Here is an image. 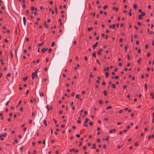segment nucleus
<instances>
[{"instance_id": "obj_61", "label": "nucleus", "mask_w": 154, "mask_h": 154, "mask_svg": "<svg viewBox=\"0 0 154 154\" xmlns=\"http://www.w3.org/2000/svg\"><path fill=\"white\" fill-rule=\"evenodd\" d=\"M5 42H8V40L7 39H5Z\"/></svg>"}, {"instance_id": "obj_51", "label": "nucleus", "mask_w": 154, "mask_h": 154, "mask_svg": "<svg viewBox=\"0 0 154 154\" xmlns=\"http://www.w3.org/2000/svg\"><path fill=\"white\" fill-rule=\"evenodd\" d=\"M79 94L76 95V98H79Z\"/></svg>"}, {"instance_id": "obj_44", "label": "nucleus", "mask_w": 154, "mask_h": 154, "mask_svg": "<svg viewBox=\"0 0 154 154\" xmlns=\"http://www.w3.org/2000/svg\"><path fill=\"white\" fill-rule=\"evenodd\" d=\"M23 110V108L22 107H21L20 108V110L21 111H22Z\"/></svg>"}, {"instance_id": "obj_20", "label": "nucleus", "mask_w": 154, "mask_h": 154, "mask_svg": "<svg viewBox=\"0 0 154 154\" xmlns=\"http://www.w3.org/2000/svg\"><path fill=\"white\" fill-rule=\"evenodd\" d=\"M112 87L113 88H116V85L114 84H112Z\"/></svg>"}, {"instance_id": "obj_22", "label": "nucleus", "mask_w": 154, "mask_h": 154, "mask_svg": "<svg viewBox=\"0 0 154 154\" xmlns=\"http://www.w3.org/2000/svg\"><path fill=\"white\" fill-rule=\"evenodd\" d=\"M111 108H112L111 106H108V107H107V108H106V109L107 110L109 109H110Z\"/></svg>"}, {"instance_id": "obj_49", "label": "nucleus", "mask_w": 154, "mask_h": 154, "mask_svg": "<svg viewBox=\"0 0 154 154\" xmlns=\"http://www.w3.org/2000/svg\"><path fill=\"white\" fill-rule=\"evenodd\" d=\"M29 91L28 90H27L26 91V94H29Z\"/></svg>"}, {"instance_id": "obj_34", "label": "nucleus", "mask_w": 154, "mask_h": 154, "mask_svg": "<svg viewBox=\"0 0 154 154\" xmlns=\"http://www.w3.org/2000/svg\"><path fill=\"white\" fill-rule=\"evenodd\" d=\"M23 146H21L20 148V150L21 151H22V150H23Z\"/></svg>"}, {"instance_id": "obj_50", "label": "nucleus", "mask_w": 154, "mask_h": 154, "mask_svg": "<svg viewBox=\"0 0 154 154\" xmlns=\"http://www.w3.org/2000/svg\"><path fill=\"white\" fill-rule=\"evenodd\" d=\"M89 124L90 125H93V122H89Z\"/></svg>"}, {"instance_id": "obj_19", "label": "nucleus", "mask_w": 154, "mask_h": 154, "mask_svg": "<svg viewBox=\"0 0 154 154\" xmlns=\"http://www.w3.org/2000/svg\"><path fill=\"white\" fill-rule=\"evenodd\" d=\"M145 88L146 90H147V86L146 84H145Z\"/></svg>"}, {"instance_id": "obj_31", "label": "nucleus", "mask_w": 154, "mask_h": 154, "mask_svg": "<svg viewBox=\"0 0 154 154\" xmlns=\"http://www.w3.org/2000/svg\"><path fill=\"white\" fill-rule=\"evenodd\" d=\"M107 8V6L106 5H105L103 7V8L104 9H106V8Z\"/></svg>"}, {"instance_id": "obj_39", "label": "nucleus", "mask_w": 154, "mask_h": 154, "mask_svg": "<svg viewBox=\"0 0 154 154\" xmlns=\"http://www.w3.org/2000/svg\"><path fill=\"white\" fill-rule=\"evenodd\" d=\"M127 57H128V60H130V57L129 55L128 54H127Z\"/></svg>"}, {"instance_id": "obj_6", "label": "nucleus", "mask_w": 154, "mask_h": 154, "mask_svg": "<svg viewBox=\"0 0 154 154\" xmlns=\"http://www.w3.org/2000/svg\"><path fill=\"white\" fill-rule=\"evenodd\" d=\"M115 27V24H113L112 26L111 25H110V26H109V28H114Z\"/></svg>"}, {"instance_id": "obj_63", "label": "nucleus", "mask_w": 154, "mask_h": 154, "mask_svg": "<svg viewBox=\"0 0 154 154\" xmlns=\"http://www.w3.org/2000/svg\"><path fill=\"white\" fill-rule=\"evenodd\" d=\"M118 78H119V77L117 76H116L115 77V78L116 79H118Z\"/></svg>"}, {"instance_id": "obj_28", "label": "nucleus", "mask_w": 154, "mask_h": 154, "mask_svg": "<svg viewBox=\"0 0 154 154\" xmlns=\"http://www.w3.org/2000/svg\"><path fill=\"white\" fill-rule=\"evenodd\" d=\"M93 29V27H91L90 28H88V30L89 31H90L91 30V29Z\"/></svg>"}, {"instance_id": "obj_11", "label": "nucleus", "mask_w": 154, "mask_h": 154, "mask_svg": "<svg viewBox=\"0 0 154 154\" xmlns=\"http://www.w3.org/2000/svg\"><path fill=\"white\" fill-rule=\"evenodd\" d=\"M43 123L45 125V126H47V122L46 120H44V121H43Z\"/></svg>"}, {"instance_id": "obj_29", "label": "nucleus", "mask_w": 154, "mask_h": 154, "mask_svg": "<svg viewBox=\"0 0 154 154\" xmlns=\"http://www.w3.org/2000/svg\"><path fill=\"white\" fill-rule=\"evenodd\" d=\"M92 55L94 56V57H96V53L95 52H94L93 54H92Z\"/></svg>"}, {"instance_id": "obj_46", "label": "nucleus", "mask_w": 154, "mask_h": 154, "mask_svg": "<svg viewBox=\"0 0 154 154\" xmlns=\"http://www.w3.org/2000/svg\"><path fill=\"white\" fill-rule=\"evenodd\" d=\"M135 145L136 146H137L138 145V143L137 142H136L135 143Z\"/></svg>"}, {"instance_id": "obj_35", "label": "nucleus", "mask_w": 154, "mask_h": 154, "mask_svg": "<svg viewBox=\"0 0 154 154\" xmlns=\"http://www.w3.org/2000/svg\"><path fill=\"white\" fill-rule=\"evenodd\" d=\"M0 61L1 62H2V64L3 65V64H4V63H4V62L2 61V59H1V60H0Z\"/></svg>"}, {"instance_id": "obj_24", "label": "nucleus", "mask_w": 154, "mask_h": 154, "mask_svg": "<svg viewBox=\"0 0 154 154\" xmlns=\"http://www.w3.org/2000/svg\"><path fill=\"white\" fill-rule=\"evenodd\" d=\"M75 149L74 148H73V149H70V151L71 152H75Z\"/></svg>"}, {"instance_id": "obj_59", "label": "nucleus", "mask_w": 154, "mask_h": 154, "mask_svg": "<svg viewBox=\"0 0 154 154\" xmlns=\"http://www.w3.org/2000/svg\"><path fill=\"white\" fill-rule=\"evenodd\" d=\"M47 109H48V111H49V107H48V105H47Z\"/></svg>"}, {"instance_id": "obj_17", "label": "nucleus", "mask_w": 154, "mask_h": 154, "mask_svg": "<svg viewBox=\"0 0 154 154\" xmlns=\"http://www.w3.org/2000/svg\"><path fill=\"white\" fill-rule=\"evenodd\" d=\"M152 117H153V119H152V122L153 123H154V112L153 113V114H152Z\"/></svg>"}, {"instance_id": "obj_30", "label": "nucleus", "mask_w": 154, "mask_h": 154, "mask_svg": "<svg viewBox=\"0 0 154 154\" xmlns=\"http://www.w3.org/2000/svg\"><path fill=\"white\" fill-rule=\"evenodd\" d=\"M6 134H7L6 133H5V134H2V137H5L6 136Z\"/></svg>"}, {"instance_id": "obj_42", "label": "nucleus", "mask_w": 154, "mask_h": 154, "mask_svg": "<svg viewBox=\"0 0 154 154\" xmlns=\"http://www.w3.org/2000/svg\"><path fill=\"white\" fill-rule=\"evenodd\" d=\"M145 15V13L144 12H142V16H144Z\"/></svg>"}, {"instance_id": "obj_47", "label": "nucleus", "mask_w": 154, "mask_h": 154, "mask_svg": "<svg viewBox=\"0 0 154 154\" xmlns=\"http://www.w3.org/2000/svg\"><path fill=\"white\" fill-rule=\"evenodd\" d=\"M125 50L126 52L127 51V46H126V47H125Z\"/></svg>"}, {"instance_id": "obj_16", "label": "nucleus", "mask_w": 154, "mask_h": 154, "mask_svg": "<svg viewBox=\"0 0 154 154\" xmlns=\"http://www.w3.org/2000/svg\"><path fill=\"white\" fill-rule=\"evenodd\" d=\"M39 95L41 97H44V94L42 93H40V92H39Z\"/></svg>"}, {"instance_id": "obj_60", "label": "nucleus", "mask_w": 154, "mask_h": 154, "mask_svg": "<svg viewBox=\"0 0 154 154\" xmlns=\"http://www.w3.org/2000/svg\"><path fill=\"white\" fill-rule=\"evenodd\" d=\"M101 36L103 37H104L105 36V34L104 33H102L101 34Z\"/></svg>"}, {"instance_id": "obj_41", "label": "nucleus", "mask_w": 154, "mask_h": 154, "mask_svg": "<svg viewBox=\"0 0 154 154\" xmlns=\"http://www.w3.org/2000/svg\"><path fill=\"white\" fill-rule=\"evenodd\" d=\"M106 140L107 141H108L109 140V137L108 136L106 137Z\"/></svg>"}, {"instance_id": "obj_1", "label": "nucleus", "mask_w": 154, "mask_h": 154, "mask_svg": "<svg viewBox=\"0 0 154 154\" xmlns=\"http://www.w3.org/2000/svg\"><path fill=\"white\" fill-rule=\"evenodd\" d=\"M35 75H36V73H35V72H33L32 73V79H33L36 76Z\"/></svg>"}, {"instance_id": "obj_33", "label": "nucleus", "mask_w": 154, "mask_h": 154, "mask_svg": "<svg viewBox=\"0 0 154 154\" xmlns=\"http://www.w3.org/2000/svg\"><path fill=\"white\" fill-rule=\"evenodd\" d=\"M32 116L33 117H34L35 116V112H32Z\"/></svg>"}, {"instance_id": "obj_52", "label": "nucleus", "mask_w": 154, "mask_h": 154, "mask_svg": "<svg viewBox=\"0 0 154 154\" xmlns=\"http://www.w3.org/2000/svg\"><path fill=\"white\" fill-rule=\"evenodd\" d=\"M151 136L150 135H149L148 137V139H149V140H150L151 138Z\"/></svg>"}, {"instance_id": "obj_21", "label": "nucleus", "mask_w": 154, "mask_h": 154, "mask_svg": "<svg viewBox=\"0 0 154 154\" xmlns=\"http://www.w3.org/2000/svg\"><path fill=\"white\" fill-rule=\"evenodd\" d=\"M2 134H0V138L1 139V140H3V138L2 137Z\"/></svg>"}, {"instance_id": "obj_13", "label": "nucleus", "mask_w": 154, "mask_h": 154, "mask_svg": "<svg viewBox=\"0 0 154 154\" xmlns=\"http://www.w3.org/2000/svg\"><path fill=\"white\" fill-rule=\"evenodd\" d=\"M105 76L106 77H108L109 76V73L108 72H106L105 73Z\"/></svg>"}, {"instance_id": "obj_38", "label": "nucleus", "mask_w": 154, "mask_h": 154, "mask_svg": "<svg viewBox=\"0 0 154 154\" xmlns=\"http://www.w3.org/2000/svg\"><path fill=\"white\" fill-rule=\"evenodd\" d=\"M141 60V58H139V60H137V62L138 63H140V61Z\"/></svg>"}, {"instance_id": "obj_55", "label": "nucleus", "mask_w": 154, "mask_h": 154, "mask_svg": "<svg viewBox=\"0 0 154 154\" xmlns=\"http://www.w3.org/2000/svg\"><path fill=\"white\" fill-rule=\"evenodd\" d=\"M102 84L103 85H106V83L104 82H103L102 83Z\"/></svg>"}, {"instance_id": "obj_36", "label": "nucleus", "mask_w": 154, "mask_h": 154, "mask_svg": "<svg viewBox=\"0 0 154 154\" xmlns=\"http://www.w3.org/2000/svg\"><path fill=\"white\" fill-rule=\"evenodd\" d=\"M52 50V49L51 48H49V49L48 53H50V52H51V51Z\"/></svg>"}, {"instance_id": "obj_53", "label": "nucleus", "mask_w": 154, "mask_h": 154, "mask_svg": "<svg viewBox=\"0 0 154 154\" xmlns=\"http://www.w3.org/2000/svg\"><path fill=\"white\" fill-rule=\"evenodd\" d=\"M75 95V93L74 92H73V93H72V94H71V95L72 96H73Z\"/></svg>"}, {"instance_id": "obj_26", "label": "nucleus", "mask_w": 154, "mask_h": 154, "mask_svg": "<svg viewBox=\"0 0 154 154\" xmlns=\"http://www.w3.org/2000/svg\"><path fill=\"white\" fill-rule=\"evenodd\" d=\"M83 126L86 127H87L88 126V125L86 123H85L83 125Z\"/></svg>"}, {"instance_id": "obj_23", "label": "nucleus", "mask_w": 154, "mask_h": 154, "mask_svg": "<svg viewBox=\"0 0 154 154\" xmlns=\"http://www.w3.org/2000/svg\"><path fill=\"white\" fill-rule=\"evenodd\" d=\"M55 43L54 42H52L51 44V46L52 47H54V46Z\"/></svg>"}, {"instance_id": "obj_45", "label": "nucleus", "mask_w": 154, "mask_h": 154, "mask_svg": "<svg viewBox=\"0 0 154 154\" xmlns=\"http://www.w3.org/2000/svg\"><path fill=\"white\" fill-rule=\"evenodd\" d=\"M31 9L32 10H33L34 9V8L33 6H32L31 7Z\"/></svg>"}, {"instance_id": "obj_27", "label": "nucleus", "mask_w": 154, "mask_h": 154, "mask_svg": "<svg viewBox=\"0 0 154 154\" xmlns=\"http://www.w3.org/2000/svg\"><path fill=\"white\" fill-rule=\"evenodd\" d=\"M21 102H22V101L21 100H20L19 101L18 104V105L17 106V107H18L19 105L21 103Z\"/></svg>"}, {"instance_id": "obj_4", "label": "nucleus", "mask_w": 154, "mask_h": 154, "mask_svg": "<svg viewBox=\"0 0 154 154\" xmlns=\"http://www.w3.org/2000/svg\"><path fill=\"white\" fill-rule=\"evenodd\" d=\"M48 48H43L42 50V53H44L45 51H47L48 50Z\"/></svg>"}, {"instance_id": "obj_37", "label": "nucleus", "mask_w": 154, "mask_h": 154, "mask_svg": "<svg viewBox=\"0 0 154 154\" xmlns=\"http://www.w3.org/2000/svg\"><path fill=\"white\" fill-rule=\"evenodd\" d=\"M99 102L100 104H102V101L101 100H99Z\"/></svg>"}, {"instance_id": "obj_8", "label": "nucleus", "mask_w": 154, "mask_h": 154, "mask_svg": "<svg viewBox=\"0 0 154 154\" xmlns=\"http://www.w3.org/2000/svg\"><path fill=\"white\" fill-rule=\"evenodd\" d=\"M44 26L45 27H46L47 28H48V26L46 24V21H45V23L44 24Z\"/></svg>"}, {"instance_id": "obj_62", "label": "nucleus", "mask_w": 154, "mask_h": 154, "mask_svg": "<svg viewBox=\"0 0 154 154\" xmlns=\"http://www.w3.org/2000/svg\"><path fill=\"white\" fill-rule=\"evenodd\" d=\"M76 41H74L73 42V44L75 45H76Z\"/></svg>"}, {"instance_id": "obj_10", "label": "nucleus", "mask_w": 154, "mask_h": 154, "mask_svg": "<svg viewBox=\"0 0 154 154\" xmlns=\"http://www.w3.org/2000/svg\"><path fill=\"white\" fill-rule=\"evenodd\" d=\"M133 7L134 9H135L137 7V5L136 4H134L133 5Z\"/></svg>"}, {"instance_id": "obj_15", "label": "nucleus", "mask_w": 154, "mask_h": 154, "mask_svg": "<svg viewBox=\"0 0 154 154\" xmlns=\"http://www.w3.org/2000/svg\"><path fill=\"white\" fill-rule=\"evenodd\" d=\"M141 16H142L141 15H139L138 18L139 20H141L142 19V18Z\"/></svg>"}, {"instance_id": "obj_12", "label": "nucleus", "mask_w": 154, "mask_h": 154, "mask_svg": "<svg viewBox=\"0 0 154 154\" xmlns=\"http://www.w3.org/2000/svg\"><path fill=\"white\" fill-rule=\"evenodd\" d=\"M131 9H130V11L129 12V15L130 16H131V14H132V13H131Z\"/></svg>"}, {"instance_id": "obj_32", "label": "nucleus", "mask_w": 154, "mask_h": 154, "mask_svg": "<svg viewBox=\"0 0 154 154\" xmlns=\"http://www.w3.org/2000/svg\"><path fill=\"white\" fill-rule=\"evenodd\" d=\"M76 136L77 137H80V135L79 134H76Z\"/></svg>"}, {"instance_id": "obj_56", "label": "nucleus", "mask_w": 154, "mask_h": 154, "mask_svg": "<svg viewBox=\"0 0 154 154\" xmlns=\"http://www.w3.org/2000/svg\"><path fill=\"white\" fill-rule=\"evenodd\" d=\"M122 38H120L119 40V42H122Z\"/></svg>"}, {"instance_id": "obj_57", "label": "nucleus", "mask_w": 154, "mask_h": 154, "mask_svg": "<svg viewBox=\"0 0 154 154\" xmlns=\"http://www.w3.org/2000/svg\"><path fill=\"white\" fill-rule=\"evenodd\" d=\"M29 124H32V121L31 119H30L29 121Z\"/></svg>"}, {"instance_id": "obj_25", "label": "nucleus", "mask_w": 154, "mask_h": 154, "mask_svg": "<svg viewBox=\"0 0 154 154\" xmlns=\"http://www.w3.org/2000/svg\"><path fill=\"white\" fill-rule=\"evenodd\" d=\"M103 94H104V95H107V92H106V91H103Z\"/></svg>"}, {"instance_id": "obj_48", "label": "nucleus", "mask_w": 154, "mask_h": 154, "mask_svg": "<svg viewBox=\"0 0 154 154\" xmlns=\"http://www.w3.org/2000/svg\"><path fill=\"white\" fill-rule=\"evenodd\" d=\"M97 141L98 142V143H100V139H97Z\"/></svg>"}, {"instance_id": "obj_43", "label": "nucleus", "mask_w": 154, "mask_h": 154, "mask_svg": "<svg viewBox=\"0 0 154 154\" xmlns=\"http://www.w3.org/2000/svg\"><path fill=\"white\" fill-rule=\"evenodd\" d=\"M97 53L98 55H100L101 54V52L99 51H98Z\"/></svg>"}, {"instance_id": "obj_2", "label": "nucleus", "mask_w": 154, "mask_h": 154, "mask_svg": "<svg viewBox=\"0 0 154 154\" xmlns=\"http://www.w3.org/2000/svg\"><path fill=\"white\" fill-rule=\"evenodd\" d=\"M98 44V42H97L94 45H92L93 48L94 49H95L96 47L97 46V45Z\"/></svg>"}, {"instance_id": "obj_18", "label": "nucleus", "mask_w": 154, "mask_h": 154, "mask_svg": "<svg viewBox=\"0 0 154 154\" xmlns=\"http://www.w3.org/2000/svg\"><path fill=\"white\" fill-rule=\"evenodd\" d=\"M28 79V77L27 76L25 78H23V81H25L26 80H27Z\"/></svg>"}, {"instance_id": "obj_64", "label": "nucleus", "mask_w": 154, "mask_h": 154, "mask_svg": "<svg viewBox=\"0 0 154 154\" xmlns=\"http://www.w3.org/2000/svg\"><path fill=\"white\" fill-rule=\"evenodd\" d=\"M152 45H153L154 46V40H153L152 41Z\"/></svg>"}, {"instance_id": "obj_14", "label": "nucleus", "mask_w": 154, "mask_h": 154, "mask_svg": "<svg viewBox=\"0 0 154 154\" xmlns=\"http://www.w3.org/2000/svg\"><path fill=\"white\" fill-rule=\"evenodd\" d=\"M89 119L88 118H86L85 119V123H87Z\"/></svg>"}, {"instance_id": "obj_54", "label": "nucleus", "mask_w": 154, "mask_h": 154, "mask_svg": "<svg viewBox=\"0 0 154 154\" xmlns=\"http://www.w3.org/2000/svg\"><path fill=\"white\" fill-rule=\"evenodd\" d=\"M119 66H122V63H119Z\"/></svg>"}, {"instance_id": "obj_58", "label": "nucleus", "mask_w": 154, "mask_h": 154, "mask_svg": "<svg viewBox=\"0 0 154 154\" xmlns=\"http://www.w3.org/2000/svg\"><path fill=\"white\" fill-rule=\"evenodd\" d=\"M136 44L137 45H138V44H139V41H138L137 40V41H136Z\"/></svg>"}, {"instance_id": "obj_9", "label": "nucleus", "mask_w": 154, "mask_h": 154, "mask_svg": "<svg viewBox=\"0 0 154 154\" xmlns=\"http://www.w3.org/2000/svg\"><path fill=\"white\" fill-rule=\"evenodd\" d=\"M109 70V67H107L106 69V68L104 69V71L106 72V70L108 71Z\"/></svg>"}, {"instance_id": "obj_3", "label": "nucleus", "mask_w": 154, "mask_h": 154, "mask_svg": "<svg viewBox=\"0 0 154 154\" xmlns=\"http://www.w3.org/2000/svg\"><path fill=\"white\" fill-rule=\"evenodd\" d=\"M23 20L24 25L25 26L26 24V18L25 17H23Z\"/></svg>"}, {"instance_id": "obj_7", "label": "nucleus", "mask_w": 154, "mask_h": 154, "mask_svg": "<svg viewBox=\"0 0 154 154\" xmlns=\"http://www.w3.org/2000/svg\"><path fill=\"white\" fill-rule=\"evenodd\" d=\"M96 148V145L94 143H93V144H92V148H93V149H95Z\"/></svg>"}, {"instance_id": "obj_40", "label": "nucleus", "mask_w": 154, "mask_h": 154, "mask_svg": "<svg viewBox=\"0 0 154 154\" xmlns=\"http://www.w3.org/2000/svg\"><path fill=\"white\" fill-rule=\"evenodd\" d=\"M11 55L12 58L13 57V55L12 54L11 51Z\"/></svg>"}, {"instance_id": "obj_5", "label": "nucleus", "mask_w": 154, "mask_h": 154, "mask_svg": "<svg viewBox=\"0 0 154 154\" xmlns=\"http://www.w3.org/2000/svg\"><path fill=\"white\" fill-rule=\"evenodd\" d=\"M44 41H43V42H42L38 44V45L39 46H42L44 44Z\"/></svg>"}]
</instances>
